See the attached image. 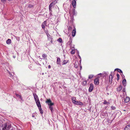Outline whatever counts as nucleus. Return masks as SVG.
Here are the masks:
<instances>
[{
    "mask_svg": "<svg viewBox=\"0 0 130 130\" xmlns=\"http://www.w3.org/2000/svg\"><path fill=\"white\" fill-rule=\"evenodd\" d=\"M6 124V130H9L10 129L11 127V125L10 124H9V123H5L4 124Z\"/></svg>",
    "mask_w": 130,
    "mask_h": 130,
    "instance_id": "f03ea898",
    "label": "nucleus"
},
{
    "mask_svg": "<svg viewBox=\"0 0 130 130\" xmlns=\"http://www.w3.org/2000/svg\"><path fill=\"white\" fill-rule=\"evenodd\" d=\"M42 75H43L44 74V73H42Z\"/></svg>",
    "mask_w": 130,
    "mask_h": 130,
    "instance_id": "8fccbe9b",
    "label": "nucleus"
},
{
    "mask_svg": "<svg viewBox=\"0 0 130 130\" xmlns=\"http://www.w3.org/2000/svg\"><path fill=\"white\" fill-rule=\"evenodd\" d=\"M126 82V80L125 79H124L122 82L124 86H125V83Z\"/></svg>",
    "mask_w": 130,
    "mask_h": 130,
    "instance_id": "412c9836",
    "label": "nucleus"
},
{
    "mask_svg": "<svg viewBox=\"0 0 130 130\" xmlns=\"http://www.w3.org/2000/svg\"><path fill=\"white\" fill-rule=\"evenodd\" d=\"M58 41L60 42L61 43L62 42V40L61 38H59L58 40Z\"/></svg>",
    "mask_w": 130,
    "mask_h": 130,
    "instance_id": "7c9ffc66",
    "label": "nucleus"
},
{
    "mask_svg": "<svg viewBox=\"0 0 130 130\" xmlns=\"http://www.w3.org/2000/svg\"><path fill=\"white\" fill-rule=\"evenodd\" d=\"M52 8L50 7H49V10L50 13H51L52 12Z\"/></svg>",
    "mask_w": 130,
    "mask_h": 130,
    "instance_id": "c756f323",
    "label": "nucleus"
},
{
    "mask_svg": "<svg viewBox=\"0 0 130 130\" xmlns=\"http://www.w3.org/2000/svg\"><path fill=\"white\" fill-rule=\"evenodd\" d=\"M46 35H47V37H48V36H49L50 35L48 33L47 31L46 32Z\"/></svg>",
    "mask_w": 130,
    "mask_h": 130,
    "instance_id": "ea45409f",
    "label": "nucleus"
},
{
    "mask_svg": "<svg viewBox=\"0 0 130 130\" xmlns=\"http://www.w3.org/2000/svg\"><path fill=\"white\" fill-rule=\"evenodd\" d=\"M42 57L43 59H44L46 57L47 55L46 54H44L42 55Z\"/></svg>",
    "mask_w": 130,
    "mask_h": 130,
    "instance_id": "4be33fe9",
    "label": "nucleus"
},
{
    "mask_svg": "<svg viewBox=\"0 0 130 130\" xmlns=\"http://www.w3.org/2000/svg\"><path fill=\"white\" fill-rule=\"evenodd\" d=\"M33 6V5H29L28 7L29 8H30L31 7H32Z\"/></svg>",
    "mask_w": 130,
    "mask_h": 130,
    "instance_id": "58836bf2",
    "label": "nucleus"
},
{
    "mask_svg": "<svg viewBox=\"0 0 130 130\" xmlns=\"http://www.w3.org/2000/svg\"><path fill=\"white\" fill-rule=\"evenodd\" d=\"M33 95L35 102L39 100L38 97L36 93H33Z\"/></svg>",
    "mask_w": 130,
    "mask_h": 130,
    "instance_id": "0eeeda50",
    "label": "nucleus"
},
{
    "mask_svg": "<svg viewBox=\"0 0 130 130\" xmlns=\"http://www.w3.org/2000/svg\"><path fill=\"white\" fill-rule=\"evenodd\" d=\"M124 130H130V125H127L125 127Z\"/></svg>",
    "mask_w": 130,
    "mask_h": 130,
    "instance_id": "2eb2a0df",
    "label": "nucleus"
},
{
    "mask_svg": "<svg viewBox=\"0 0 130 130\" xmlns=\"http://www.w3.org/2000/svg\"><path fill=\"white\" fill-rule=\"evenodd\" d=\"M68 60H64L62 63V64L64 65L66 64L68 62Z\"/></svg>",
    "mask_w": 130,
    "mask_h": 130,
    "instance_id": "aec40b11",
    "label": "nucleus"
},
{
    "mask_svg": "<svg viewBox=\"0 0 130 130\" xmlns=\"http://www.w3.org/2000/svg\"><path fill=\"white\" fill-rule=\"evenodd\" d=\"M39 110V111H40V113H41V114H43V111H42V108H41V110Z\"/></svg>",
    "mask_w": 130,
    "mask_h": 130,
    "instance_id": "4c0bfd02",
    "label": "nucleus"
},
{
    "mask_svg": "<svg viewBox=\"0 0 130 130\" xmlns=\"http://www.w3.org/2000/svg\"><path fill=\"white\" fill-rule=\"evenodd\" d=\"M129 101V97H126L124 99V101L125 103H127Z\"/></svg>",
    "mask_w": 130,
    "mask_h": 130,
    "instance_id": "9b49d317",
    "label": "nucleus"
},
{
    "mask_svg": "<svg viewBox=\"0 0 130 130\" xmlns=\"http://www.w3.org/2000/svg\"><path fill=\"white\" fill-rule=\"evenodd\" d=\"M117 79L118 80V81L119 78V74H117Z\"/></svg>",
    "mask_w": 130,
    "mask_h": 130,
    "instance_id": "a878e982",
    "label": "nucleus"
},
{
    "mask_svg": "<svg viewBox=\"0 0 130 130\" xmlns=\"http://www.w3.org/2000/svg\"><path fill=\"white\" fill-rule=\"evenodd\" d=\"M15 94L17 97H18L19 98H21V95L19 94H17L16 93H15Z\"/></svg>",
    "mask_w": 130,
    "mask_h": 130,
    "instance_id": "393cba45",
    "label": "nucleus"
},
{
    "mask_svg": "<svg viewBox=\"0 0 130 130\" xmlns=\"http://www.w3.org/2000/svg\"><path fill=\"white\" fill-rule=\"evenodd\" d=\"M72 5L73 7L74 8H76V1H73L72 2Z\"/></svg>",
    "mask_w": 130,
    "mask_h": 130,
    "instance_id": "f8f14e48",
    "label": "nucleus"
},
{
    "mask_svg": "<svg viewBox=\"0 0 130 130\" xmlns=\"http://www.w3.org/2000/svg\"><path fill=\"white\" fill-rule=\"evenodd\" d=\"M13 57L14 58H15L16 57V56L15 55H13Z\"/></svg>",
    "mask_w": 130,
    "mask_h": 130,
    "instance_id": "37998d69",
    "label": "nucleus"
},
{
    "mask_svg": "<svg viewBox=\"0 0 130 130\" xmlns=\"http://www.w3.org/2000/svg\"><path fill=\"white\" fill-rule=\"evenodd\" d=\"M45 25H44L43 24H42V28L43 29H44L45 28Z\"/></svg>",
    "mask_w": 130,
    "mask_h": 130,
    "instance_id": "c85d7f7f",
    "label": "nucleus"
},
{
    "mask_svg": "<svg viewBox=\"0 0 130 130\" xmlns=\"http://www.w3.org/2000/svg\"><path fill=\"white\" fill-rule=\"evenodd\" d=\"M109 82H110L111 81V83L112 80V76L111 74H110L109 76Z\"/></svg>",
    "mask_w": 130,
    "mask_h": 130,
    "instance_id": "dca6fc26",
    "label": "nucleus"
},
{
    "mask_svg": "<svg viewBox=\"0 0 130 130\" xmlns=\"http://www.w3.org/2000/svg\"><path fill=\"white\" fill-rule=\"evenodd\" d=\"M71 53L72 54H74L75 53V50H72L71 52Z\"/></svg>",
    "mask_w": 130,
    "mask_h": 130,
    "instance_id": "bb28decb",
    "label": "nucleus"
},
{
    "mask_svg": "<svg viewBox=\"0 0 130 130\" xmlns=\"http://www.w3.org/2000/svg\"><path fill=\"white\" fill-rule=\"evenodd\" d=\"M46 102L49 105V109L52 112L53 108L52 106L54 105L53 103L51 102L50 99H47Z\"/></svg>",
    "mask_w": 130,
    "mask_h": 130,
    "instance_id": "f257e3e1",
    "label": "nucleus"
},
{
    "mask_svg": "<svg viewBox=\"0 0 130 130\" xmlns=\"http://www.w3.org/2000/svg\"><path fill=\"white\" fill-rule=\"evenodd\" d=\"M6 124H3V128L2 130H5L6 129V127L7 125H6Z\"/></svg>",
    "mask_w": 130,
    "mask_h": 130,
    "instance_id": "5701e85b",
    "label": "nucleus"
},
{
    "mask_svg": "<svg viewBox=\"0 0 130 130\" xmlns=\"http://www.w3.org/2000/svg\"><path fill=\"white\" fill-rule=\"evenodd\" d=\"M111 108L113 110H114L116 109L115 107L114 106H111Z\"/></svg>",
    "mask_w": 130,
    "mask_h": 130,
    "instance_id": "473e14b6",
    "label": "nucleus"
},
{
    "mask_svg": "<svg viewBox=\"0 0 130 130\" xmlns=\"http://www.w3.org/2000/svg\"><path fill=\"white\" fill-rule=\"evenodd\" d=\"M36 102L38 107L39 108V110H41V106L40 104V103L39 100L36 101Z\"/></svg>",
    "mask_w": 130,
    "mask_h": 130,
    "instance_id": "20e7f679",
    "label": "nucleus"
},
{
    "mask_svg": "<svg viewBox=\"0 0 130 130\" xmlns=\"http://www.w3.org/2000/svg\"><path fill=\"white\" fill-rule=\"evenodd\" d=\"M46 21H44V22L43 23H42V24H44V25L46 26Z\"/></svg>",
    "mask_w": 130,
    "mask_h": 130,
    "instance_id": "72a5a7b5",
    "label": "nucleus"
},
{
    "mask_svg": "<svg viewBox=\"0 0 130 130\" xmlns=\"http://www.w3.org/2000/svg\"><path fill=\"white\" fill-rule=\"evenodd\" d=\"M78 62L77 61H75L74 63V67L75 68H77L78 66Z\"/></svg>",
    "mask_w": 130,
    "mask_h": 130,
    "instance_id": "9d476101",
    "label": "nucleus"
},
{
    "mask_svg": "<svg viewBox=\"0 0 130 130\" xmlns=\"http://www.w3.org/2000/svg\"><path fill=\"white\" fill-rule=\"evenodd\" d=\"M93 75H90L89 76V79L93 77Z\"/></svg>",
    "mask_w": 130,
    "mask_h": 130,
    "instance_id": "cd10ccee",
    "label": "nucleus"
},
{
    "mask_svg": "<svg viewBox=\"0 0 130 130\" xmlns=\"http://www.w3.org/2000/svg\"><path fill=\"white\" fill-rule=\"evenodd\" d=\"M8 73H9L10 75V76L11 77H12L13 76V75L9 71H8Z\"/></svg>",
    "mask_w": 130,
    "mask_h": 130,
    "instance_id": "e433bc0d",
    "label": "nucleus"
},
{
    "mask_svg": "<svg viewBox=\"0 0 130 130\" xmlns=\"http://www.w3.org/2000/svg\"><path fill=\"white\" fill-rule=\"evenodd\" d=\"M73 103L76 105H83V103L82 102L78 101H73Z\"/></svg>",
    "mask_w": 130,
    "mask_h": 130,
    "instance_id": "39448f33",
    "label": "nucleus"
},
{
    "mask_svg": "<svg viewBox=\"0 0 130 130\" xmlns=\"http://www.w3.org/2000/svg\"><path fill=\"white\" fill-rule=\"evenodd\" d=\"M122 86L121 85H120L117 88V91L118 92H119L122 89Z\"/></svg>",
    "mask_w": 130,
    "mask_h": 130,
    "instance_id": "1a4fd4ad",
    "label": "nucleus"
},
{
    "mask_svg": "<svg viewBox=\"0 0 130 130\" xmlns=\"http://www.w3.org/2000/svg\"><path fill=\"white\" fill-rule=\"evenodd\" d=\"M103 104H107L108 105L110 104V103L109 102H107L106 100H105L104 102H103Z\"/></svg>",
    "mask_w": 130,
    "mask_h": 130,
    "instance_id": "f3484780",
    "label": "nucleus"
},
{
    "mask_svg": "<svg viewBox=\"0 0 130 130\" xmlns=\"http://www.w3.org/2000/svg\"><path fill=\"white\" fill-rule=\"evenodd\" d=\"M93 88V84H90V87L89 89V91L90 92H92Z\"/></svg>",
    "mask_w": 130,
    "mask_h": 130,
    "instance_id": "423d86ee",
    "label": "nucleus"
},
{
    "mask_svg": "<svg viewBox=\"0 0 130 130\" xmlns=\"http://www.w3.org/2000/svg\"><path fill=\"white\" fill-rule=\"evenodd\" d=\"M50 14L51 15H52V12L51 13H50Z\"/></svg>",
    "mask_w": 130,
    "mask_h": 130,
    "instance_id": "de8ad7c7",
    "label": "nucleus"
},
{
    "mask_svg": "<svg viewBox=\"0 0 130 130\" xmlns=\"http://www.w3.org/2000/svg\"><path fill=\"white\" fill-rule=\"evenodd\" d=\"M71 28H72L70 26L69 27V28H68V29L69 30H70L71 29Z\"/></svg>",
    "mask_w": 130,
    "mask_h": 130,
    "instance_id": "a19ab883",
    "label": "nucleus"
},
{
    "mask_svg": "<svg viewBox=\"0 0 130 130\" xmlns=\"http://www.w3.org/2000/svg\"><path fill=\"white\" fill-rule=\"evenodd\" d=\"M54 0H52V1H53V2L50 4L49 5V7L52 8V7L57 3V1L56 0L54 1Z\"/></svg>",
    "mask_w": 130,
    "mask_h": 130,
    "instance_id": "7ed1b4c3",
    "label": "nucleus"
},
{
    "mask_svg": "<svg viewBox=\"0 0 130 130\" xmlns=\"http://www.w3.org/2000/svg\"><path fill=\"white\" fill-rule=\"evenodd\" d=\"M52 38L51 36L48 38V40L50 41H51V42L52 43H53V41H52Z\"/></svg>",
    "mask_w": 130,
    "mask_h": 130,
    "instance_id": "a211bd4d",
    "label": "nucleus"
},
{
    "mask_svg": "<svg viewBox=\"0 0 130 130\" xmlns=\"http://www.w3.org/2000/svg\"><path fill=\"white\" fill-rule=\"evenodd\" d=\"M75 98L74 97H73L72 98V100L73 102V101H75Z\"/></svg>",
    "mask_w": 130,
    "mask_h": 130,
    "instance_id": "c9c22d12",
    "label": "nucleus"
},
{
    "mask_svg": "<svg viewBox=\"0 0 130 130\" xmlns=\"http://www.w3.org/2000/svg\"><path fill=\"white\" fill-rule=\"evenodd\" d=\"M48 68H51V66L50 65H49L48 66Z\"/></svg>",
    "mask_w": 130,
    "mask_h": 130,
    "instance_id": "79ce46f5",
    "label": "nucleus"
},
{
    "mask_svg": "<svg viewBox=\"0 0 130 130\" xmlns=\"http://www.w3.org/2000/svg\"><path fill=\"white\" fill-rule=\"evenodd\" d=\"M51 36V35H49V36H48V37H47L48 38V37H50Z\"/></svg>",
    "mask_w": 130,
    "mask_h": 130,
    "instance_id": "09e8293b",
    "label": "nucleus"
},
{
    "mask_svg": "<svg viewBox=\"0 0 130 130\" xmlns=\"http://www.w3.org/2000/svg\"><path fill=\"white\" fill-rule=\"evenodd\" d=\"M57 64H59L60 65V59L59 58L57 57Z\"/></svg>",
    "mask_w": 130,
    "mask_h": 130,
    "instance_id": "4468645a",
    "label": "nucleus"
},
{
    "mask_svg": "<svg viewBox=\"0 0 130 130\" xmlns=\"http://www.w3.org/2000/svg\"><path fill=\"white\" fill-rule=\"evenodd\" d=\"M123 91L124 92V91H125V89H124V88L123 89Z\"/></svg>",
    "mask_w": 130,
    "mask_h": 130,
    "instance_id": "a18cd8bd",
    "label": "nucleus"
},
{
    "mask_svg": "<svg viewBox=\"0 0 130 130\" xmlns=\"http://www.w3.org/2000/svg\"><path fill=\"white\" fill-rule=\"evenodd\" d=\"M102 75V74L101 73H100V74H98V75H100V76Z\"/></svg>",
    "mask_w": 130,
    "mask_h": 130,
    "instance_id": "c03bdc74",
    "label": "nucleus"
},
{
    "mask_svg": "<svg viewBox=\"0 0 130 130\" xmlns=\"http://www.w3.org/2000/svg\"><path fill=\"white\" fill-rule=\"evenodd\" d=\"M68 43H69V45L70 47H71V45L72 41L71 40H70L69 41Z\"/></svg>",
    "mask_w": 130,
    "mask_h": 130,
    "instance_id": "b1692460",
    "label": "nucleus"
},
{
    "mask_svg": "<svg viewBox=\"0 0 130 130\" xmlns=\"http://www.w3.org/2000/svg\"><path fill=\"white\" fill-rule=\"evenodd\" d=\"M86 83H87L86 81H84L83 82V84L85 85L86 84Z\"/></svg>",
    "mask_w": 130,
    "mask_h": 130,
    "instance_id": "f704fd0d",
    "label": "nucleus"
},
{
    "mask_svg": "<svg viewBox=\"0 0 130 130\" xmlns=\"http://www.w3.org/2000/svg\"><path fill=\"white\" fill-rule=\"evenodd\" d=\"M32 117H35V116L34 115H32Z\"/></svg>",
    "mask_w": 130,
    "mask_h": 130,
    "instance_id": "49530a36",
    "label": "nucleus"
},
{
    "mask_svg": "<svg viewBox=\"0 0 130 130\" xmlns=\"http://www.w3.org/2000/svg\"><path fill=\"white\" fill-rule=\"evenodd\" d=\"M11 40L10 39H8L6 41L7 43L8 44H10L11 42Z\"/></svg>",
    "mask_w": 130,
    "mask_h": 130,
    "instance_id": "6ab92c4d",
    "label": "nucleus"
},
{
    "mask_svg": "<svg viewBox=\"0 0 130 130\" xmlns=\"http://www.w3.org/2000/svg\"><path fill=\"white\" fill-rule=\"evenodd\" d=\"M99 79L98 78H96L94 80V83L96 85H98L99 84Z\"/></svg>",
    "mask_w": 130,
    "mask_h": 130,
    "instance_id": "6e6552de",
    "label": "nucleus"
},
{
    "mask_svg": "<svg viewBox=\"0 0 130 130\" xmlns=\"http://www.w3.org/2000/svg\"><path fill=\"white\" fill-rule=\"evenodd\" d=\"M116 69H115V71ZM118 71L119 72L121 73H122V71L120 69H118Z\"/></svg>",
    "mask_w": 130,
    "mask_h": 130,
    "instance_id": "2f4dec72",
    "label": "nucleus"
},
{
    "mask_svg": "<svg viewBox=\"0 0 130 130\" xmlns=\"http://www.w3.org/2000/svg\"><path fill=\"white\" fill-rule=\"evenodd\" d=\"M77 0H73V1H76H76H77Z\"/></svg>",
    "mask_w": 130,
    "mask_h": 130,
    "instance_id": "3c124183",
    "label": "nucleus"
},
{
    "mask_svg": "<svg viewBox=\"0 0 130 130\" xmlns=\"http://www.w3.org/2000/svg\"><path fill=\"white\" fill-rule=\"evenodd\" d=\"M76 29L75 28L72 31V36L73 37L75 36L76 34Z\"/></svg>",
    "mask_w": 130,
    "mask_h": 130,
    "instance_id": "ddd939ff",
    "label": "nucleus"
}]
</instances>
